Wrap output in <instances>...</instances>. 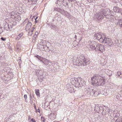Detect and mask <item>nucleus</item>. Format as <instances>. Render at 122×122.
I'll list each match as a JSON object with an SVG mask.
<instances>
[{
    "label": "nucleus",
    "instance_id": "f257e3e1",
    "mask_svg": "<svg viewBox=\"0 0 122 122\" xmlns=\"http://www.w3.org/2000/svg\"><path fill=\"white\" fill-rule=\"evenodd\" d=\"M91 83L93 85L99 86H103L105 84L104 78L98 74L94 75L91 78Z\"/></svg>",
    "mask_w": 122,
    "mask_h": 122
},
{
    "label": "nucleus",
    "instance_id": "f03ea898",
    "mask_svg": "<svg viewBox=\"0 0 122 122\" xmlns=\"http://www.w3.org/2000/svg\"><path fill=\"white\" fill-rule=\"evenodd\" d=\"M86 58L84 56H80L79 59H76L74 63V65L79 66H86L88 64Z\"/></svg>",
    "mask_w": 122,
    "mask_h": 122
},
{
    "label": "nucleus",
    "instance_id": "7ed1b4c3",
    "mask_svg": "<svg viewBox=\"0 0 122 122\" xmlns=\"http://www.w3.org/2000/svg\"><path fill=\"white\" fill-rule=\"evenodd\" d=\"M107 11L105 10L101 9L100 12L95 15L94 17L95 19H97L99 21L102 20L106 15L105 14L107 13Z\"/></svg>",
    "mask_w": 122,
    "mask_h": 122
},
{
    "label": "nucleus",
    "instance_id": "20e7f679",
    "mask_svg": "<svg viewBox=\"0 0 122 122\" xmlns=\"http://www.w3.org/2000/svg\"><path fill=\"white\" fill-rule=\"evenodd\" d=\"M81 81V79L80 78H71V80L72 85L78 87L81 86L80 83Z\"/></svg>",
    "mask_w": 122,
    "mask_h": 122
},
{
    "label": "nucleus",
    "instance_id": "39448f33",
    "mask_svg": "<svg viewBox=\"0 0 122 122\" xmlns=\"http://www.w3.org/2000/svg\"><path fill=\"white\" fill-rule=\"evenodd\" d=\"M105 35L103 33H97L95 34V38L101 42L103 40V38L105 37Z\"/></svg>",
    "mask_w": 122,
    "mask_h": 122
},
{
    "label": "nucleus",
    "instance_id": "423d86ee",
    "mask_svg": "<svg viewBox=\"0 0 122 122\" xmlns=\"http://www.w3.org/2000/svg\"><path fill=\"white\" fill-rule=\"evenodd\" d=\"M102 40L103 41H102L101 43L106 44V45L109 46H111L112 43L111 39L108 38H106L105 35V37L103 38Z\"/></svg>",
    "mask_w": 122,
    "mask_h": 122
},
{
    "label": "nucleus",
    "instance_id": "0eeeda50",
    "mask_svg": "<svg viewBox=\"0 0 122 122\" xmlns=\"http://www.w3.org/2000/svg\"><path fill=\"white\" fill-rule=\"evenodd\" d=\"M96 51H99L101 52H103L105 50L104 46L100 44H97V45Z\"/></svg>",
    "mask_w": 122,
    "mask_h": 122
},
{
    "label": "nucleus",
    "instance_id": "6e6552de",
    "mask_svg": "<svg viewBox=\"0 0 122 122\" xmlns=\"http://www.w3.org/2000/svg\"><path fill=\"white\" fill-rule=\"evenodd\" d=\"M66 88H67V90L71 93L75 92L73 86L72 85L67 84L66 85Z\"/></svg>",
    "mask_w": 122,
    "mask_h": 122
},
{
    "label": "nucleus",
    "instance_id": "1a4fd4ad",
    "mask_svg": "<svg viewBox=\"0 0 122 122\" xmlns=\"http://www.w3.org/2000/svg\"><path fill=\"white\" fill-rule=\"evenodd\" d=\"M97 44L96 42L95 41H93L92 43V44L91 45H90V47L92 50H95L96 51V49L97 47Z\"/></svg>",
    "mask_w": 122,
    "mask_h": 122
},
{
    "label": "nucleus",
    "instance_id": "9d476101",
    "mask_svg": "<svg viewBox=\"0 0 122 122\" xmlns=\"http://www.w3.org/2000/svg\"><path fill=\"white\" fill-rule=\"evenodd\" d=\"M61 14H62L67 18H70L71 16L70 14L68 12L65 11L63 9L62 10Z\"/></svg>",
    "mask_w": 122,
    "mask_h": 122
},
{
    "label": "nucleus",
    "instance_id": "9b49d317",
    "mask_svg": "<svg viewBox=\"0 0 122 122\" xmlns=\"http://www.w3.org/2000/svg\"><path fill=\"white\" fill-rule=\"evenodd\" d=\"M115 22L117 25L122 28V19H120L119 20H116Z\"/></svg>",
    "mask_w": 122,
    "mask_h": 122
},
{
    "label": "nucleus",
    "instance_id": "f8f14e48",
    "mask_svg": "<svg viewBox=\"0 0 122 122\" xmlns=\"http://www.w3.org/2000/svg\"><path fill=\"white\" fill-rule=\"evenodd\" d=\"M110 10L109 9H108L107 11V12H109V13H110V14L109 13L108 14H107V15H106V13L105 14V15H105V16L106 17V18H108L109 19H111L112 18H113V17H114V16L113 15H112V14H110Z\"/></svg>",
    "mask_w": 122,
    "mask_h": 122
},
{
    "label": "nucleus",
    "instance_id": "ddd939ff",
    "mask_svg": "<svg viewBox=\"0 0 122 122\" xmlns=\"http://www.w3.org/2000/svg\"><path fill=\"white\" fill-rule=\"evenodd\" d=\"M43 71V70H36L35 72L37 76L42 75Z\"/></svg>",
    "mask_w": 122,
    "mask_h": 122
},
{
    "label": "nucleus",
    "instance_id": "4468645a",
    "mask_svg": "<svg viewBox=\"0 0 122 122\" xmlns=\"http://www.w3.org/2000/svg\"><path fill=\"white\" fill-rule=\"evenodd\" d=\"M49 117L51 120H54L56 118V114L54 113H51L49 115Z\"/></svg>",
    "mask_w": 122,
    "mask_h": 122
},
{
    "label": "nucleus",
    "instance_id": "2eb2a0df",
    "mask_svg": "<svg viewBox=\"0 0 122 122\" xmlns=\"http://www.w3.org/2000/svg\"><path fill=\"white\" fill-rule=\"evenodd\" d=\"M42 63H44V64H46L48 63V61L47 59L46 58L42 57L41 61Z\"/></svg>",
    "mask_w": 122,
    "mask_h": 122
},
{
    "label": "nucleus",
    "instance_id": "dca6fc26",
    "mask_svg": "<svg viewBox=\"0 0 122 122\" xmlns=\"http://www.w3.org/2000/svg\"><path fill=\"white\" fill-rule=\"evenodd\" d=\"M121 9L119 8L118 7L116 6H114L113 8V10L115 12L120 13V11Z\"/></svg>",
    "mask_w": 122,
    "mask_h": 122
},
{
    "label": "nucleus",
    "instance_id": "f3484780",
    "mask_svg": "<svg viewBox=\"0 0 122 122\" xmlns=\"http://www.w3.org/2000/svg\"><path fill=\"white\" fill-rule=\"evenodd\" d=\"M15 22L13 21H12L11 23H9L8 24L9 26L8 28H9V30H10L12 28V27L15 24Z\"/></svg>",
    "mask_w": 122,
    "mask_h": 122
},
{
    "label": "nucleus",
    "instance_id": "a211bd4d",
    "mask_svg": "<svg viewBox=\"0 0 122 122\" xmlns=\"http://www.w3.org/2000/svg\"><path fill=\"white\" fill-rule=\"evenodd\" d=\"M31 23L30 22H28L26 27L25 29L26 30H29L31 27Z\"/></svg>",
    "mask_w": 122,
    "mask_h": 122
},
{
    "label": "nucleus",
    "instance_id": "6ab92c4d",
    "mask_svg": "<svg viewBox=\"0 0 122 122\" xmlns=\"http://www.w3.org/2000/svg\"><path fill=\"white\" fill-rule=\"evenodd\" d=\"M90 91H88L87 92V94H90L91 96H94V91L92 89H90Z\"/></svg>",
    "mask_w": 122,
    "mask_h": 122
},
{
    "label": "nucleus",
    "instance_id": "aec40b11",
    "mask_svg": "<svg viewBox=\"0 0 122 122\" xmlns=\"http://www.w3.org/2000/svg\"><path fill=\"white\" fill-rule=\"evenodd\" d=\"M23 33H20V34H19L16 38V40H19L21 37L23 35Z\"/></svg>",
    "mask_w": 122,
    "mask_h": 122
},
{
    "label": "nucleus",
    "instance_id": "412c9836",
    "mask_svg": "<svg viewBox=\"0 0 122 122\" xmlns=\"http://www.w3.org/2000/svg\"><path fill=\"white\" fill-rule=\"evenodd\" d=\"M54 11H57L59 12H60V13H61V12L62 11V10H63V9H61L59 8H55L54 9Z\"/></svg>",
    "mask_w": 122,
    "mask_h": 122
},
{
    "label": "nucleus",
    "instance_id": "4be33fe9",
    "mask_svg": "<svg viewBox=\"0 0 122 122\" xmlns=\"http://www.w3.org/2000/svg\"><path fill=\"white\" fill-rule=\"evenodd\" d=\"M49 26L51 28L54 30L56 29V27L55 25L52 24H50Z\"/></svg>",
    "mask_w": 122,
    "mask_h": 122
},
{
    "label": "nucleus",
    "instance_id": "5701e85b",
    "mask_svg": "<svg viewBox=\"0 0 122 122\" xmlns=\"http://www.w3.org/2000/svg\"><path fill=\"white\" fill-rule=\"evenodd\" d=\"M80 84L81 87L82 86H84L86 85V82L83 80H81Z\"/></svg>",
    "mask_w": 122,
    "mask_h": 122
},
{
    "label": "nucleus",
    "instance_id": "b1692460",
    "mask_svg": "<svg viewBox=\"0 0 122 122\" xmlns=\"http://www.w3.org/2000/svg\"><path fill=\"white\" fill-rule=\"evenodd\" d=\"M104 71H105L106 72V73L107 74L109 75V73H109L110 74H111L112 73V71H110L108 69H104Z\"/></svg>",
    "mask_w": 122,
    "mask_h": 122
},
{
    "label": "nucleus",
    "instance_id": "393cba45",
    "mask_svg": "<svg viewBox=\"0 0 122 122\" xmlns=\"http://www.w3.org/2000/svg\"><path fill=\"white\" fill-rule=\"evenodd\" d=\"M39 91V89H36L35 90V92L36 95L38 96H40V94Z\"/></svg>",
    "mask_w": 122,
    "mask_h": 122
},
{
    "label": "nucleus",
    "instance_id": "a878e982",
    "mask_svg": "<svg viewBox=\"0 0 122 122\" xmlns=\"http://www.w3.org/2000/svg\"><path fill=\"white\" fill-rule=\"evenodd\" d=\"M8 26L9 25H8V24H5L4 27V28L5 29L7 30H9V28H8Z\"/></svg>",
    "mask_w": 122,
    "mask_h": 122
},
{
    "label": "nucleus",
    "instance_id": "bb28decb",
    "mask_svg": "<svg viewBox=\"0 0 122 122\" xmlns=\"http://www.w3.org/2000/svg\"><path fill=\"white\" fill-rule=\"evenodd\" d=\"M117 75H118L120 77H122V73L121 72L118 71L117 72Z\"/></svg>",
    "mask_w": 122,
    "mask_h": 122
},
{
    "label": "nucleus",
    "instance_id": "cd10ccee",
    "mask_svg": "<svg viewBox=\"0 0 122 122\" xmlns=\"http://www.w3.org/2000/svg\"><path fill=\"white\" fill-rule=\"evenodd\" d=\"M94 95L95 96H96L99 94L98 92L97 91H94Z\"/></svg>",
    "mask_w": 122,
    "mask_h": 122
},
{
    "label": "nucleus",
    "instance_id": "c85d7f7f",
    "mask_svg": "<svg viewBox=\"0 0 122 122\" xmlns=\"http://www.w3.org/2000/svg\"><path fill=\"white\" fill-rule=\"evenodd\" d=\"M10 15L11 16H15V12L14 11H12L11 13H10Z\"/></svg>",
    "mask_w": 122,
    "mask_h": 122
},
{
    "label": "nucleus",
    "instance_id": "c756f323",
    "mask_svg": "<svg viewBox=\"0 0 122 122\" xmlns=\"http://www.w3.org/2000/svg\"><path fill=\"white\" fill-rule=\"evenodd\" d=\"M33 31L32 30H31V31L29 32L28 33V36H32V34Z\"/></svg>",
    "mask_w": 122,
    "mask_h": 122
},
{
    "label": "nucleus",
    "instance_id": "7c9ffc66",
    "mask_svg": "<svg viewBox=\"0 0 122 122\" xmlns=\"http://www.w3.org/2000/svg\"><path fill=\"white\" fill-rule=\"evenodd\" d=\"M120 116L119 113H117L116 114L115 117L117 118L118 117Z\"/></svg>",
    "mask_w": 122,
    "mask_h": 122
},
{
    "label": "nucleus",
    "instance_id": "2f4dec72",
    "mask_svg": "<svg viewBox=\"0 0 122 122\" xmlns=\"http://www.w3.org/2000/svg\"><path fill=\"white\" fill-rule=\"evenodd\" d=\"M64 1L63 0H58L57 3L59 2H60L61 3H59L60 4H62V2Z\"/></svg>",
    "mask_w": 122,
    "mask_h": 122
},
{
    "label": "nucleus",
    "instance_id": "473e14b6",
    "mask_svg": "<svg viewBox=\"0 0 122 122\" xmlns=\"http://www.w3.org/2000/svg\"><path fill=\"white\" fill-rule=\"evenodd\" d=\"M41 119L42 122H45V118L44 117H41Z\"/></svg>",
    "mask_w": 122,
    "mask_h": 122
},
{
    "label": "nucleus",
    "instance_id": "72a5a7b5",
    "mask_svg": "<svg viewBox=\"0 0 122 122\" xmlns=\"http://www.w3.org/2000/svg\"><path fill=\"white\" fill-rule=\"evenodd\" d=\"M88 2L89 3H92L95 1L96 0H87Z\"/></svg>",
    "mask_w": 122,
    "mask_h": 122
},
{
    "label": "nucleus",
    "instance_id": "f704fd0d",
    "mask_svg": "<svg viewBox=\"0 0 122 122\" xmlns=\"http://www.w3.org/2000/svg\"><path fill=\"white\" fill-rule=\"evenodd\" d=\"M93 41H88V43L90 45H91L92 44V43L93 42Z\"/></svg>",
    "mask_w": 122,
    "mask_h": 122
},
{
    "label": "nucleus",
    "instance_id": "c9c22d12",
    "mask_svg": "<svg viewBox=\"0 0 122 122\" xmlns=\"http://www.w3.org/2000/svg\"><path fill=\"white\" fill-rule=\"evenodd\" d=\"M24 98H25V100H26V99L27 98V95L25 94L24 95Z\"/></svg>",
    "mask_w": 122,
    "mask_h": 122
},
{
    "label": "nucleus",
    "instance_id": "e433bc0d",
    "mask_svg": "<svg viewBox=\"0 0 122 122\" xmlns=\"http://www.w3.org/2000/svg\"><path fill=\"white\" fill-rule=\"evenodd\" d=\"M42 57L39 56L38 58L40 60V61Z\"/></svg>",
    "mask_w": 122,
    "mask_h": 122
},
{
    "label": "nucleus",
    "instance_id": "4c0bfd02",
    "mask_svg": "<svg viewBox=\"0 0 122 122\" xmlns=\"http://www.w3.org/2000/svg\"><path fill=\"white\" fill-rule=\"evenodd\" d=\"M1 39L3 41H5V40L6 39L5 38H3V37H2L1 38Z\"/></svg>",
    "mask_w": 122,
    "mask_h": 122
},
{
    "label": "nucleus",
    "instance_id": "58836bf2",
    "mask_svg": "<svg viewBox=\"0 0 122 122\" xmlns=\"http://www.w3.org/2000/svg\"><path fill=\"white\" fill-rule=\"evenodd\" d=\"M31 121L32 122H36V121L34 120L33 118H32L31 119Z\"/></svg>",
    "mask_w": 122,
    "mask_h": 122
},
{
    "label": "nucleus",
    "instance_id": "ea45409f",
    "mask_svg": "<svg viewBox=\"0 0 122 122\" xmlns=\"http://www.w3.org/2000/svg\"><path fill=\"white\" fill-rule=\"evenodd\" d=\"M37 36H34L33 37V39H35V38L37 37Z\"/></svg>",
    "mask_w": 122,
    "mask_h": 122
},
{
    "label": "nucleus",
    "instance_id": "a19ab883",
    "mask_svg": "<svg viewBox=\"0 0 122 122\" xmlns=\"http://www.w3.org/2000/svg\"><path fill=\"white\" fill-rule=\"evenodd\" d=\"M36 112H40V110L39 109L36 110Z\"/></svg>",
    "mask_w": 122,
    "mask_h": 122
},
{
    "label": "nucleus",
    "instance_id": "79ce46f5",
    "mask_svg": "<svg viewBox=\"0 0 122 122\" xmlns=\"http://www.w3.org/2000/svg\"><path fill=\"white\" fill-rule=\"evenodd\" d=\"M120 12V13L121 14V15H122V9H121V10Z\"/></svg>",
    "mask_w": 122,
    "mask_h": 122
},
{
    "label": "nucleus",
    "instance_id": "37998d69",
    "mask_svg": "<svg viewBox=\"0 0 122 122\" xmlns=\"http://www.w3.org/2000/svg\"><path fill=\"white\" fill-rule=\"evenodd\" d=\"M3 80H4L5 81L6 80H7V79L6 78H5L4 79V78H3Z\"/></svg>",
    "mask_w": 122,
    "mask_h": 122
},
{
    "label": "nucleus",
    "instance_id": "c03bdc74",
    "mask_svg": "<svg viewBox=\"0 0 122 122\" xmlns=\"http://www.w3.org/2000/svg\"><path fill=\"white\" fill-rule=\"evenodd\" d=\"M114 97L115 98H117V99H118V98L117 97V95H115L114 96Z\"/></svg>",
    "mask_w": 122,
    "mask_h": 122
},
{
    "label": "nucleus",
    "instance_id": "a18cd8bd",
    "mask_svg": "<svg viewBox=\"0 0 122 122\" xmlns=\"http://www.w3.org/2000/svg\"><path fill=\"white\" fill-rule=\"evenodd\" d=\"M37 0H30L31 1H35Z\"/></svg>",
    "mask_w": 122,
    "mask_h": 122
},
{
    "label": "nucleus",
    "instance_id": "49530a36",
    "mask_svg": "<svg viewBox=\"0 0 122 122\" xmlns=\"http://www.w3.org/2000/svg\"><path fill=\"white\" fill-rule=\"evenodd\" d=\"M38 34V33L37 32H36L35 33V34L36 35V36H37V35Z\"/></svg>",
    "mask_w": 122,
    "mask_h": 122
},
{
    "label": "nucleus",
    "instance_id": "de8ad7c7",
    "mask_svg": "<svg viewBox=\"0 0 122 122\" xmlns=\"http://www.w3.org/2000/svg\"><path fill=\"white\" fill-rule=\"evenodd\" d=\"M19 60H18V61H19V62H20V57H19Z\"/></svg>",
    "mask_w": 122,
    "mask_h": 122
},
{
    "label": "nucleus",
    "instance_id": "09e8293b",
    "mask_svg": "<svg viewBox=\"0 0 122 122\" xmlns=\"http://www.w3.org/2000/svg\"><path fill=\"white\" fill-rule=\"evenodd\" d=\"M39 56H38V55L35 56L37 58L38 57H39Z\"/></svg>",
    "mask_w": 122,
    "mask_h": 122
},
{
    "label": "nucleus",
    "instance_id": "8fccbe9b",
    "mask_svg": "<svg viewBox=\"0 0 122 122\" xmlns=\"http://www.w3.org/2000/svg\"><path fill=\"white\" fill-rule=\"evenodd\" d=\"M69 1L71 2H72V1H73L74 0H68Z\"/></svg>",
    "mask_w": 122,
    "mask_h": 122
},
{
    "label": "nucleus",
    "instance_id": "3c124183",
    "mask_svg": "<svg viewBox=\"0 0 122 122\" xmlns=\"http://www.w3.org/2000/svg\"><path fill=\"white\" fill-rule=\"evenodd\" d=\"M120 3H122V4H121V5H122V0H121V1H120Z\"/></svg>",
    "mask_w": 122,
    "mask_h": 122
},
{
    "label": "nucleus",
    "instance_id": "603ef678",
    "mask_svg": "<svg viewBox=\"0 0 122 122\" xmlns=\"http://www.w3.org/2000/svg\"><path fill=\"white\" fill-rule=\"evenodd\" d=\"M30 99L32 98V96L30 95Z\"/></svg>",
    "mask_w": 122,
    "mask_h": 122
},
{
    "label": "nucleus",
    "instance_id": "864d4df0",
    "mask_svg": "<svg viewBox=\"0 0 122 122\" xmlns=\"http://www.w3.org/2000/svg\"><path fill=\"white\" fill-rule=\"evenodd\" d=\"M30 116H29V118H28V120L30 119Z\"/></svg>",
    "mask_w": 122,
    "mask_h": 122
},
{
    "label": "nucleus",
    "instance_id": "5fc2aeb1",
    "mask_svg": "<svg viewBox=\"0 0 122 122\" xmlns=\"http://www.w3.org/2000/svg\"><path fill=\"white\" fill-rule=\"evenodd\" d=\"M53 122H59V121L57 122L56 121H54Z\"/></svg>",
    "mask_w": 122,
    "mask_h": 122
},
{
    "label": "nucleus",
    "instance_id": "6e6d98bb",
    "mask_svg": "<svg viewBox=\"0 0 122 122\" xmlns=\"http://www.w3.org/2000/svg\"><path fill=\"white\" fill-rule=\"evenodd\" d=\"M75 38H76V37H77V36L76 35H75Z\"/></svg>",
    "mask_w": 122,
    "mask_h": 122
},
{
    "label": "nucleus",
    "instance_id": "4d7b16f0",
    "mask_svg": "<svg viewBox=\"0 0 122 122\" xmlns=\"http://www.w3.org/2000/svg\"><path fill=\"white\" fill-rule=\"evenodd\" d=\"M52 21H54V19H53L52 20Z\"/></svg>",
    "mask_w": 122,
    "mask_h": 122
},
{
    "label": "nucleus",
    "instance_id": "13d9d810",
    "mask_svg": "<svg viewBox=\"0 0 122 122\" xmlns=\"http://www.w3.org/2000/svg\"><path fill=\"white\" fill-rule=\"evenodd\" d=\"M38 17H36V18L35 19V20H36L37 19V18Z\"/></svg>",
    "mask_w": 122,
    "mask_h": 122
},
{
    "label": "nucleus",
    "instance_id": "bf43d9fd",
    "mask_svg": "<svg viewBox=\"0 0 122 122\" xmlns=\"http://www.w3.org/2000/svg\"><path fill=\"white\" fill-rule=\"evenodd\" d=\"M34 108L35 109H36V107L35 106Z\"/></svg>",
    "mask_w": 122,
    "mask_h": 122
},
{
    "label": "nucleus",
    "instance_id": "052dcab7",
    "mask_svg": "<svg viewBox=\"0 0 122 122\" xmlns=\"http://www.w3.org/2000/svg\"><path fill=\"white\" fill-rule=\"evenodd\" d=\"M35 22L36 23L37 22V21L36 20H35Z\"/></svg>",
    "mask_w": 122,
    "mask_h": 122
},
{
    "label": "nucleus",
    "instance_id": "680f3d73",
    "mask_svg": "<svg viewBox=\"0 0 122 122\" xmlns=\"http://www.w3.org/2000/svg\"><path fill=\"white\" fill-rule=\"evenodd\" d=\"M25 20H25V21L24 22V23H25Z\"/></svg>",
    "mask_w": 122,
    "mask_h": 122
},
{
    "label": "nucleus",
    "instance_id": "e2e57ef3",
    "mask_svg": "<svg viewBox=\"0 0 122 122\" xmlns=\"http://www.w3.org/2000/svg\"><path fill=\"white\" fill-rule=\"evenodd\" d=\"M34 29H35V28H34L33 27V30Z\"/></svg>",
    "mask_w": 122,
    "mask_h": 122
},
{
    "label": "nucleus",
    "instance_id": "0e129e2a",
    "mask_svg": "<svg viewBox=\"0 0 122 122\" xmlns=\"http://www.w3.org/2000/svg\"><path fill=\"white\" fill-rule=\"evenodd\" d=\"M19 19H20V18L19 17Z\"/></svg>",
    "mask_w": 122,
    "mask_h": 122
},
{
    "label": "nucleus",
    "instance_id": "69168bd1",
    "mask_svg": "<svg viewBox=\"0 0 122 122\" xmlns=\"http://www.w3.org/2000/svg\"><path fill=\"white\" fill-rule=\"evenodd\" d=\"M27 20H28V19H26V20H27Z\"/></svg>",
    "mask_w": 122,
    "mask_h": 122
},
{
    "label": "nucleus",
    "instance_id": "338daca9",
    "mask_svg": "<svg viewBox=\"0 0 122 122\" xmlns=\"http://www.w3.org/2000/svg\"><path fill=\"white\" fill-rule=\"evenodd\" d=\"M112 20V19H111V21Z\"/></svg>",
    "mask_w": 122,
    "mask_h": 122
}]
</instances>
